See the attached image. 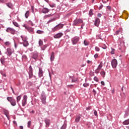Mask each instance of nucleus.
<instances>
[{"label":"nucleus","instance_id":"1","mask_svg":"<svg viewBox=\"0 0 129 129\" xmlns=\"http://www.w3.org/2000/svg\"><path fill=\"white\" fill-rule=\"evenodd\" d=\"M7 100L8 101H9V102H10L12 106H16L17 103H16V100L15 99L13 98L12 97H8L7 98Z\"/></svg>","mask_w":129,"mask_h":129},{"label":"nucleus","instance_id":"2","mask_svg":"<svg viewBox=\"0 0 129 129\" xmlns=\"http://www.w3.org/2000/svg\"><path fill=\"white\" fill-rule=\"evenodd\" d=\"M83 21L81 19H76L74 21L73 25V26H77L78 24H82Z\"/></svg>","mask_w":129,"mask_h":129},{"label":"nucleus","instance_id":"3","mask_svg":"<svg viewBox=\"0 0 129 129\" xmlns=\"http://www.w3.org/2000/svg\"><path fill=\"white\" fill-rule=\"evenodd\" d=\"M6 32H7V33H11V34H12V35H15V34L16 33V30H15L14 28H12L10 27H8L6 29Z\"/></svg>","mask_w":129,"mask_h":129},{"label":"nucleus","instance_id":"4","mask_svg":"<svg viewBox=\"0 0 129 129\" xmlns=\"http://www.w3.org/2000/svg\"><path fill=\"white\" fill-rule=\"evenodd\" d=\"M23 27L25 28V29H26V30H27L29 33H33V32H34V29H33L32 27H30L28 26H27L26 24H24Z\"/></svg>","mask_w":129,"mask_h":129},{"label":"nucleus","instance_id":"5","mask_svg":"<svg viewBox=\"0 0 129 129\" xmlns=\"http://www.w3.org/2000/svg\"><path fill=\"white\" fill-rule=\"evenodd\" d=\"M111 65L113 68H116L117 66V60L116 59H114L111 61Z\"/></svg>","mask_w":129,"mask_h":129},{"label":"nucleus","instance_id":"6","mask_svg":"<svg viewBox=\"0 0 129 129\" xmlns=\"http://www.w3.org/2000/svg\"><path fill=\"white\" fill-rule=\"evenodd\" d=\"M28 99V96L24 95L23 97V99L22 100V105L23 106H25L26 104H27V100Z\"/></svg>","mask_w":129,"mask_h":129},{"label":"nucleus","instance_id":"7","mask_svg":"<svg viewBox=\"0 0 129 129\" xmlns=\"http://www.w3.org/2000/svg\"><path fill=\"white\" fill-rule=\"evenodd\" d=\"M73 45H76L77 44L78 41H79V38L78 37H74L72 39Z\"/></svg>","mask_w":129,"mask_h":129},{"label":"nucleus","instance_id":"8","mask_svg":"<svg viewBox=\"0 0 129 129\" xmlns=\"http://www.w3.org/2000/svg\"><path fill=\"white\" fill-rule=\"evenodd\" d=\"M14 49L11 48H7V52H8V56H11L13 53H14Z\"/></svg>","mask_w":129,"mask_h":129},{"label":"nucleus","instance_id":"9","mask_svg":"<svg viewBox=\"0 0 129 129\" xmlns=\"http://www.w3.org/2000/svg\"><path fill=\"white\" fill-rule=\"evenodd\" d=\"M29 78H32V77H33V69L31 66L29 67Z\"/></svg>","mask_w":129,"mask_h":129},{"label":"nucleus","instance_id":"10","mask_svg":"<svg viewBox=\"0 0 129 129\" xmlns=\"http://www.w3.org/2000/svg\"><path fill=\"white\" fill-rule=\"evenodd\" d=\"M62 36H63V33H58L54 36V38L55 39H59V38H61Z\"/></svg>","mask_w":129,"mask_h":129},{"label":"nucleus","instance_id":"11","mask_svg":"<svg viewBox=\"0 0 129 129\" xmlns=\"http://www.w3.org/2000/svg\"><path fill=\"white\" fill-rule=\"evenodd\" d=\"M100 23V20L99 18H97L95 22V26H96V27H98V26H99Z\"/></svg>","mask_w":129,"mask_h":129},{"label":"nucleus","instance_id":"12","mask_svg":"<svg viewBox=\"0 0 129 129\" xmlns=\"http://www.w3.org/2000/svg\"><path fill=\"white\" fill-rule=\"evenodd\" d=\"M42 12L43 14H48L50 10L48 8H44L42 9Z\"/></svg>","mask_w":129,"mask_h":129},{"label":"nucleus","instance_id":"13","mask_svg":"<svg viewBox=\"0 0 129 129\" xmlns=\"http://www.w3.org/2000/svg\"><path fill=\"white\" fill-rule=\"evenodd\" d=\"M32 58H33V59H34L35 60H36V59H38V52H34L32 56Z\"/></svg>","mask_w":129,"mask_h":129},{"label":"nucleus","instance_id":"14","mask_svg":"<svg viewBox=\"0 0 129 129\" xmlns=\"http://www.w3.org/2000/svg\"><path fill=\"white\" fill-rule=\"evenodd\" d=\"M41 101L43 103V104H46V96H42L41 98Z\"/></svg>","mask_w":129,"mask_h":129},{"label":"nucleus","instance_id":"15","mask_svg":"<svg viewBox=\"0 0 129 129\" xmlns=\"http://www.w3.org/2000/svg\"><path fill=\"white\" fill-rule=\"evenodd\" d=\"M46 123V127H48L50 125V120L48 119H46L44 120Z\"/></svg>","mask_w":129,"mask_h":129},{"label":"nucleus","instance_id":"16","mask_svg":"<svg viewBox=\"0 0 129 129\" xmlns=\"http://www.w3.org/2000/svg\"><path fill=\"white\" fill-rule=\"evenodd\" d=\"M4 114H5V115H6L7 117H8L9 116V111L6 109H4Z\"/></svg>","mask_w":129,"mask_h":129},{"label":"nucleus","instance_id":"17","mask_svg":"<svg viewBox=\"0 0 129 129\" xmlns=\"http://www.w3.org/2000/svg\"><path fill=\"white\" fill-rule=\"evenodd\" d=\"M43 71L42 70V69H39V77H42V76H43Z\"/></svg>","mask_w":129,"mask_h":129},{"label":"nucleus","instance_id":"18","mask_svg":"<svg viewBox=\"0 0 129 129\" xmlns=\"http://www.w3.org/2000/svg\"><path fill=\"white\" fill-rule=\"evenodd\" d=\"M122 124H124V125H126L127 124H129V119H127V120H126L125 121H124L123 122H122Z\"/></svg>","mask_w":129,"mask_h":129},{"label":"nucleus","instance_id":"19","mask_svg":"<svg viewBox=\"0 0 129 129\" xmlns=\"http://www.w3.org/2000/svg\"><path fill=\"white\" fill-rule=\"evenodd\" d=\"M80 118H81V117H80V116H77L75 119L76 122H79V121L80 120Z\"/></svg>","mask_w":129,"mask_h":129},{"label":"nucleus","instance_id":"20","mask_svg":"<svg viewBox=\"0 0 129 129\" xmlns=\"http://www.w3.org/2000/svg\"><path fill=\"white\" fill-rule=\"evenodd\" d=\"M58 30H59V28L57 26L52 29V32H56V31H58Z\"/></svg>","mask_w":129,"mask_h":129},{"label":"nucleus","instance_id":"21","mask_svg":"<svg viewBox=\"0 0 129 129\" xmlns=\"http://www.w3.org/2000/svg\"><path fill=\"white\" fill-rule=\"evenodd\" d=\"M55 57V55L54 54V52H52L51 55V57H50V60L51 61H53V60H54V58Z\"/></svg>","mask_w":129,"mask_h":129},{"label":"nucleus","instance_id":"22","mask_svg":"<svg viewBox=\"0 0 129 129\" xmlns=\"http://www.w3.org/2000/svg\"><path fill=\"white\" fill-rule=\"evenodd\" d=\"M102 66H103V63H102V61H101L100 62V64L98 67V69H100V70L102 68Z\"/></svg>","mask_w":129,"mask_h":129},{"label":"nucleus","instance_id":"23","mask_svg":"<svg viewBox=\"0 0 129 129\" xmlns=\"http://www.w3.org/2000/svg\"><path fill=\"white\" fill-rule=\"evenodd\" d=\"M23 46H24V47H27V46H29V42H28L27 41H23Z\"/></svg>","mask_w":129,"mask_h":129},{"label":"nucleus","instance_id":"24","mask_svg":"<svg viewBox=\"0 0 129 129\" xmlns=\"http://www.w3.org/2000/svg\"><path fill=\"white\" fill-rule=\"evenodd\" d=\"M29 16H30V11H28L25 13V17L26 18V19H28V18H29Z\"/></svg>","mask_w":129,"mask_h":129},{"label":"nucleus","instance_id":"25","mask_svg":"<svg viewBox=\"0 0 129 129\" xmlns=\"http://www.w3.org/2000/svg\"><path fill=\"white\" fill-rule=\"evenodd\" d=\"M21 39H22L23 42H25V41H27V37H24L23 36H21Z\"/></svg>","mask_w":129,"mask_h":129},{"label":"nucleus","instance_id":"26","mask_svg":"<svg viewBox=\"0 0 129 129\" xmlns=\"http://www.w3.org/2000/svg\"><path fill=\"white\" fill-rule=\"evenodd\" d=\"M115 49H114V48H111V54L112 55H114V54H115Z\"/></svg>","mask_w":129,"mask_h":129},{"label":"nucleus","instance_id":"27","mask_svg":"<svg viewBox=\"0 0 129 129\" xmlns=\"http://www.w3.org/2000/svg\"><path fill=\"white\" fill-rule=\"evenodd\" d=\"M57 26V28L60 30V29H62L63 28V25L62 24H58L56 25Z\"/></svg>","mask_w":129,"mask_h":129},{"label":"nucleus","instance_id":"28","mask_svg":"<svg viewBox=\"0 0 129 129\" xmlns=\"http://www.w3.org/2000/svg\"><path fill=\"white\" fill-rule=\"evenodd\" d=\"M21 98H22V96H18L17 97V102H19V101H20L21 100Z\"/></svg>","mask_w":129,"mask_h":129},{"label":"nucleus","instance_id":"29","mask_svg":"<svg viewBox=\"0 0 129 129\" xmlns=\"http://www.w3.org/2000/svg\"><path fill=\"white\" fill-rule=\"evenodd\" d=\"M84 87H88L89 86V84L88 83H86L83 84Z\"/></svg>","mask_w":129,"mask_h":129},{"label":"nucleus","instance_id":"30","mask_svg":"<svg viewBox=\"0 0 129 129\" xmlns=\"http://www.w3.org/2000/svg\"><path fill=\"white\" fill-rule=\"evenodd\" d=\"M78 81V79L77 78L72 79V82H77Z\"/></svg>","mask_w":129,"mask_h":129},{"label":"nucleus","instance_id":"31","mask_svg":"<svg viewBox=\"0 0 129 129\" xmlns=\"http://www.w3.org/2000/svg\"><path fill=\"white\" fill-rule=\"evenodd\" d=\"M95 73H96V74H98V73H99V72H100V70L98 68H97V69L95 70Z\"/></svg>","mask_w":129,"mask_h":129},{"label":"nucleus","instance_id":"32","mask_svg":"<svg viewBox=\"0 0 129 129\" xmlns=\"http://www.w3.org/2000/svg\"><path fill=\"white\" fill-rule=\"evenodd\" d=\"M84 45L85 46H88V45H89V42L86 40L84 41Z\"/></svg>","mask_w":129,"mask_h":129},{"label":"nucleus","instance_id":"33","mask_svg":"<svg viewBox=\"0 0 129 129\" xmlns=\"http://www.w3.org/2000/svg\"><path fill=\"white\" fill-rule=\"evenodd\" d=\"M93 10H92V9H91L90 10V12H89V15H90V16H92V15H93Z\"/></svg>","mask_w":129,"mask_h":129},{"label":"nucleus","instance_id":"34","mask_svg":"<svg viewBox=\"0 0 129 129\" xmlns=\"http://www.w3.org/2000/svg\"><path fill=\"white\" fill-rule=\"evenodd\" d=\"M5 45L6 46H10V45H11V42L9 41H7L5 42Z\"/></svg>","mask_w":129,"mask_h":129},{"label":"nucleus","instance_id":"35","mask_svg":"<svg viewBox=\"0 0 129 129\" xmlns=\"http://www.w3.org/2000/svg\"><path fill=\"white\" fill-rule=\"evenodd\" d=\"M31 124H32V122L31 121H29L27 125L28 127H30V126H31Z\"/></svg>","mask_w":129,"mask_h":129},{"label":"nucleus","instance_id":"36","mask_svg":"<svg viewBox=\"0 0 129 129\" xmlns=\"http://www.w3.org/2000/svg\"><path fill=\"white\" fill-rule=\"evenodd\" d=\"M1 62L2 64H4V63H5V58H1Z\"/></svg>","mask_w":129,"mask_h":129},{"label":"nucleus","instance_id":"37","mask_svg":"<svg viewBox=\"0 0 129 129\" xmlns=\"http://www.w3.org/2000/svg\"><path fill=\"white\" fill-rule=\"evenodd\" d=\"M37 34H43V33H44V31L41 30H37Z\"/></svg>","mask_w":129,"mask_h":129},{"label":"nucleus","instance_id":"38","mask_svg":"<svg viewBox=\"0 0 129 129\" xmlns=\"http://www.w3.org/2000/svg\"><path fill=\"white\" fill-rule=\"evenodd\" d=\"M51 16H52L51 14H49L47 15H46L44 17V19H47V18H50V17H51Z\"/></svg>","mask_w":129,"mask_h":129},{"label":"nucleus","instance_id":"39","mask_svg":"<svg viewBox=\"0 0 129 129\" xmlns=\"http://www.w3.org/2000/svg\"><path fill=\"white\" fill-rule=\"evenodd\" d=\"M13 24L14 26H15V27H19V24L16 22H13Z\"/></svg>","mask_w":129,"mask_h":129},{"label":"nucleus","instance_id":"40","mask_svg":"<svg viewBox=\"0 0 129 129\" xmlns=\"http://www.w3.org/2000/svg\"><path fill=\"white\" fill-rule=\"evenodd\" d=\"M107 10L109 11V12H111V7H110V6H107Z\"/></svg>","mask_w":129,"mask_h":129},{"label":"nucleus","instance_id":"41","mask_svg":"<svg viewBox=\"0 0 129 129\" xmlns=\"http://www.w3.org/2000/svg\"><path fill=\"white\" fill-rule=\"evenodd\" d=\"M95 50L97 51V52H99V51H100V49L97 46L95 47Z\"/></svg>","mask_w":129,"mask_h":129},{"label":"nucleus","instance_id":"42","mask_svg":"<svg viewBox=\"0 0 129 129\" xmlns=\"http://www.w3.org/2000/svg\"><path fill=\"white\" fill-rule=\"evenodd\" d=\"M39 45L40 46H42V45H43V41L40 40L39 42Z\"/></svg>","mask_w":129,"mask_h":129},{"label":"nucleus","instance_id":"43","mask_svg":"<svg viewBox=\"0 0 129 129\" xmlns=\"http://www.w3.org/2000/svg\"><path fill=\"white\" fill-rule=\"evenodd\" d=\"M54 21H56V19L53 18V19H52L48 21V23H51V22H54Z\"/></svg>","mask_w":129,"mask_h":129},{"label":"nucleus","instance_id":"44","mask_svg":"<svg viewBox=\"0 0 129 129\" xmlns=\"http://www.w3.org/2000/svg\"><path fill=\"white\" fill-rule=\"evenodd\" d=\"M94 80H95V81H96V82H98L99 80H98V78L96 77H95L94 78Z\"/></svg>","mask_w":129,"mask_h":129},{"label":"nucleus","instance_id":"45","mask_svg":"<svg viewBox=\"0 0 129 129\" xmlns=\"http://www.w3.org/2000/svg\"><path fill=\"white\" fill-rule=\"evenodd\" d=\"M49 6L51 8H55V7H56V4H52V5L49 4Z\"/></svg>","mask_w":129,"mask_h":129},{"label":"nucleus","instance_id":"46","mask_svg":"<svg viewBox=\"0 0 129 129\" xmlns=\"http://www.w3.org/2000/svg\"><path fill=\"white\" fill-rule=\"evenodd\" d=\"M101 75H103V76H104V75H105V72L104 71H102L101 72Z\"/></svg>","mask_w":129,"mask_h":129},{"label":"nucleus","instance_id":"47","mask_svg":"<svg viewBox=\"0 0 129 129\" xmlns=\"http://www.w3.org/2000/svg\"><path fill=\"white\" fill-rule=\"evenodd\" d=\"M87 63H88V64H92V61L87 60Z\"/></svg>","mask_w":129,"mask_h":129},{"label":"nucleus","instance_id":"48","mask_svg":"<svg viewBox=\"0 0 129 129\" xmlns=\"http://www.w3.org/2000/svg\"><path fill=\"white\" fill-rule=\"evenodd\" d=\"M66 125H63L60 129H66Z\"/></svg>","mask_w":129,"mask_h":129},{"label":"nucleus","instance_id":"49","mask_svg":"<svg viewBox=\"0 0 129 129\" xmlns=\"http://www.w3.org/2000/svg\"><path fill=\"white\" fill-rule=\"evenodd\" d=\"M94 113L96 116H97V111H96V110H94Z\"/></svg>","mask_w":129,"mask_h":129},{"label":"nucleus","instance_id":"50","mask_svg":"<svg viewBox=\"0 0 129 129\" xmlns=\"http://www.w3.org/2000/svg\"><path fill=\"white\" fill-rule=\"evenodd\" d=\"M29 24H30L31 26H34V23H33V22H32V21H31L30 20L29 21Z\"/></svg>","mask_w":129,"mask_h":129},{"label":"nucleus","instance_id":"51","mask_svg":"<svg viewBox=\"0 0 129 129\" xmlns=\"http://www.w3.org/2000/svg\"><path fill=\"white\" fill-rule=\"evenodd\" d=\"M120 32V30H118L116 32V35H118V34Z\"/></svg>","mask_w":129,"mask_h":129},{"label":"nucleus","instance_id":"52","mask_svg":"<svg viewBox=\"0 0 129 129\" xmlns=\"http://www.w3.org/2000/svg\"><path fill=\"white\" fill-rule=\"evenodd\" d=\"M94 58H98V54H95L94 55Z\"/></svg>","mask_w":129,"mask_h":129},{"label":"nucleus","instance_id":"53","mask_svg":"<svg viewBox=\"0 0 129 129\" xmlns=\"http://www.w3.org/2000/svg\"><path fill=\"white\" fill-rule=\"evenodd\" d=\"M90 109H91V107H88L86 108L87 110H90Z\"/></svg>","mask_w":129,"mask_h":129},{"label":"nucleus","instance_id":"54","mask_svg":"<svg viewBox=\"0 0 129 129\" xmlns=\"http://www.w3.org/2000/svg\"><path fill=\"white\" fill-rule=\"evenodd\" d=\"M102 8H103V5L100 6L99 8V10H101V9H102Z\"/></svg>","mask_w":129,"mask_h":129},{"label":"nucleus","instance_id":"55","mask_svg":"<svg viewBox=\"0 0 129 129\" xmlns=\"http://www.w3.org/2000/svg\"><path fill=\"white\" fill-rule=\"evenodd\" d=\"M73 87V85H70L67 86V87Z\"/></svg>","mask_w":129,"mask_h":129},{"label":"nucleus","instance_id":"56","mask_svg":"<svg viewBox=\"0 0 129 129\" xmlns=\"http://www.w3.org/2000/svg\"><path fill=\"white\" fill-rule=\"evenodd\" d=\"M93 92L94 93V94H96V91H95V90L93 89Z\"/></svg>","mask_w":129,"mask_h":129},{"label":"nucleus","instance_id":"57","mask_svg":"<svg viewBox=\"0 0 129 129\" xmlns=\"http://www.w3.org/2000/svg\"><path fill=\"white\" fill-rule=\"evenodd\" d=\"M97 16H98L99 18H100V17H101V14H98Z\"/></svg>","mask_w":129,"mask_h":129},{"label":"nucleus","instance_id":"58","mask_svg":"<svg viewBox=\"0 0 129 129\" xmlns=\"http://www.w3.org/2000/svg\"><path fill=\"white\" fill-rule=\"evenodd\" d=\"M7 0H1V3H5Z\"/></svg>","mask_w":129,"mask_h":129},{"label":"nucleus","instance_id":"59","mask_svg":"<svg viewBox=\"0 0 129 129\" xmlns=\"http://www.w3.org/2000/svg\"><path fill=\"white\" fill-rule=\"evenodd\" d=\"M102 48H103V49H106L107 48V47H106V46L104 45Z\"/></svg>","mask_w":129,"mask_h":129},{"label":"nucleus","instance_id":"60","mask_svg":"<svg viewBox=\"0 0 129 129\" xmlns=\"http://www.w3.org/2000/svg\"><path fill=\"white\" fill-rule=\"evenodd\" d=\"M101 83L102 85H104V82L102 81V82H101Z\"/></svg>","mask_w":129,"mask_h":129},{"label":"nucleus","instance_id":"61","mask_svg":"<svg viewBox=\"0 0 129 129\" xmlns=\"http://www.w3.org/2000/svg\"><path fill=\"white\" fill-rule=\"evenodd\" d=\"M20 129H24V127H23V126H20Z\"/></svg>","mask_w":129,"mask_h":129},{"label":"nucleus","instance_id":"62","mask_svg":"<svg viewBox=\"0 0 129 129\" xmlns=\"http://www.w3.org/2000/svg\"><path fill=\"white\" fill-rule=\"evenodd\" d=\"M47 47V46H44V48H42V50H45V49H46V48Z\"/></svg>","mask_w":129,"mask_h":129},{"label":"nucleus","instance_id":"63","mask_svg":"<svg viewBox=\"0 0 129 129\" xmlns=\"http://www.w3.org/2000/svg\"><path fill=\"white\" fill-rule=\"evenodd\" d=\"M31 113H35V111L34 110H32L31 112Z\"/></svg>","mask_w":129,"mask_h":129},{"label":"nucleus","instance_id":"64","mask_svg":"<svg viewBox=\"0 0 129 129\" xmlns=\"http://www.w3.org/2000/svg\"><path fill=\"white\" fill-rule=\"evenodd\" d=\"M11 89H12L13 92H14V89H13V87H11Z\"/></svg>","mask_w":129,"mask_h":129}]
</instances>
